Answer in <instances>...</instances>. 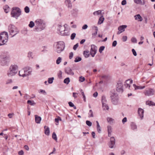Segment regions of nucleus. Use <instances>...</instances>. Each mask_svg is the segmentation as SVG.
<instances>
[{"instance_id":"obj_53","label":"nucleus","mask_w":155,"mask_h":155,"mask_svg":"<svg viewBox=\"0 0 155 155\" xmlns=\"http://www.w3.org/2000/svg\"><path fill=\"white\" fill-rule=\"evenodd\" d=\"M131 41L132 43H136L137 42V40L135 37H133L131 39Z\"/></svg>"},{"instance_id":"obj_1","label":"nucleus","mask_w":155,"mask_h":155,"mask_svg":"<svg viewBox=\"0 0 155 155\" xmlns=\"http://www.w3.org/2000/svg\"><path fill=\"white\" fill-rule=\"evenodd\" d=\"M9 62V52L7 51L2 52L0 55V65L2 66H8Z\"/></svg>"},{"instance_id":"obj_18","label":"nucleus","mask_w":155,"mask_h":155,"mask_svg":"<svg viewBox=\"0 0 155 155\" xmlns=\"http://www.w3.org/2000/svg\"><path fill=\"white\" fill-rule=\"evenodd\" d=\"M35 121L37 124L40 123L41 121V118L38 115H35Z\"/></svg>"},{"instance_id":"obj_47","label":"nucleus","mask_w":155,"mask_h":155,"mask_svg":"<svg viewBox=\"0 0 155 155\" xmlns=\"http://www.w3.org/2000/svg\"><path fill=\"white\" fill-rule=\"evenodd\" d=\"M78 12V10L77 9H73L72 10L71 12L73 15L76 14Z\"/></svg>"},{"instance_id":"obj_13","label":"nucleus","mask_w":155,"mask_h":155,"mask_svg":"<svg viewBox=\"0 0 155 155\" xmlns=\"http://www.w3.org/2000/svg\"><path fill=\"white\" fill-rule=\"evenodd\" d=\"M116 87V90L118 92L121 93L123 92V84L120 81H118Z\"/></svg>"},{"instance_id":"obj_28","label":"nucleus","mask_w":155,"mask_h":155,"mask_svg":"<svg viewBox=\"0 0 155 155\" xmlns=\"http://www.w3.org/2000/svg\"><path fill=\"white\" fill-rule=\"evenodd\" d=\"M133 86L135 88V90H137V89H142L145 87V86H137L135 84H134Z\"/></svg>"},{"instance_id":"obj_55","label":"nucleus","mask_w":155,"mask_h":155,"mask_svg":"<svg viewBox=\"0 0 155 155\" xmlns=\"http://www.w3.org/2000/svg\"><path fill=\"white\" fill-rule=\"evenodd\" d=\"M86 124L88 126L90 127L92 125V123L89 120H87L86 122Z\"/></svg>"},{"instance_id":"obj_59","label":"nucleus","mask_w":155,"mask_h":155,"mask_svg":"<svg viewBox=\"0 0 155 155\" xmlns=\"http://www.w3.org/2000/svg\"><path fill=\"white\" fill-rule=\"evenodd\" d=\"M132 51L133 52V53L134 55V56H137V54L136 52L134 49H132Z\"/></svg>"},{"instance_id":"obj_49","label":"nucleus","mask_w":155,"mask_h":155,"mask_svg":"<svg viewBox=\"0 0 155 155\" xmlns=\"http://www.w3.org/2000/svg\"><path fill=\"white\" fill-rule=\"evenodd\" d=\"M39 92V93L42 94L44 95H46L47 94V93L45 91L43 90L42 89H40Z\"/></svg>"},{"instance_id":"obj_21","label":"nucleus","mask_w":155,"mask_h":155,"mask_svg":"<svg viewBox=\"0 0 155 155\" xmlns=\"http://www.w3.org/2000/svg\"><path fill=\"white\" fill-rule=\"evenodd\" d=\"M126 25H122L120 26L118 28V30L120 31H121L122 32L125 31V29L127 27Z\"/></svg>"},{"instance_id":"obj_44","label":"nucleus","mask_w":155,"mask_h":155,"mask_svg":"<svg viewBox=\"0 0 155 155\" xmlns=\"http://www.w3.org/2000/svg\"><path fill=\"white\" fill-rule=\"evenodd\" d=\"M54 80L53 77L49 78L48 79V82L49 84H52L53 82V81Z\"/></svg>"},{"instance_id":"obj_62","label":"nucleus","mask_w":155,"mask_h":155,"mask_svg":"<svg viewBox=\"0 0 155 155\" xmlns=\"http://www.w3.org/2000/svg\"><path fill=\"white\" fill-rule=\"evenodd\" d=\"M117 44V42L116 41H113L112 43V46L113 47H115Z\"/></svg>"},{"instance_id":"obj_27","label":"nucleus","mask_w":155,"mask_h":155,"mask_svg":"<svg viewBox=\"0 0 155 155\" xmlns=\"http://www.w3.org/2000/svg\"><path fill=\"white\" fill-rule=\"evenodd\" d=\"M102 105L104 110H108L109 109V107L107 104V103L102 104Z\"/></svg>"},{"instance_id":"obj_61","label":"nucleus","mask_w":155,"mask_h":155,"mask_svg":"<svg viewBox=\"0 0 155 155\" xmlns=\"http://www.w3.org/2000/svg\"><path fill=\"white\" fill-rule=\"evenodd\" d=\"M127 4L126 1V0H123L121 2V5H124Z\"/></svg>"},{"instance_id":"obj_23","label":"nucleus","mask_w":155,"mask_h":155,"mask_svg":"<svg viewBox=\"0 0 155 155\" xmlns=\"http://www.w3.org/2000/svg\"><path fill=\"white\" fill-rule=\"evenodd\" d=\"M83 55L85 58L88 57L90 54L89 51H85L83 52Z\"/></svg>"},{"instance_id":"obj_29","label":"nucleus","mask_w":155,"mask_h":155,"mask_svg":"<svg viewBox=\"0 0 155 155\" xmlns=\"http://www.w3.org/2000/svg\"><path fill=\"white\" fill-rule=\"evenodd\" d=\"M107 122L110 124H112L114 122V120L112 118L108 117H107Z\"/></svg>"},{"instance_id":"obj_10","label":"nucleus","mask_w":155,"mask_h":155,"mask_svg":"<svg viewBox=\"0 0 155 155\" xmlns=\"http://www.w3.org/2000/svg\"><path fill=\"white\" fill-rule=\"evenodd\" d=\"M155 92V90L154 89L149 88L144 90L143 94L146 96H150L153 95L154 94Z\"/></svg>"},{"instance_id":"obj_30","label":"nucleus","mask_w":155,"mask_h":155,"mask_svg":"<svg viewBox=\"0 0 155 155\" xmlns=\"http://www.w3.org/2000/svg\"><path fill=\"white\" fill-rule=\"evenodd\" d=\"M96 122L97 123V131L99 133H100L101 132V128L100 126L98 121H96Z\"/></svg>"},{"instance_id":"obj_32","label":"nucleus","mask_w":155,"mask_h":155,"mask_svg":"<svg viewBox=\"0 0 155 155\" xmlns=\"http://www.w3.org/2000/svg\"><path fill=\"white\" fill-rule=\"evenodd\" d=\"M134 2L135 3L137 4H140L142 5H143L144 4V2H142L141 0H134Z\"/></svg>"},{"instance_id":"obj_54","label":"nucleus","mask_w":155,"mask_h":155,"mask_svg":"<svg viewBox=\"0 0 155 155\" xmlns=\"http://www.w3.org/2000/svg\"><path fill=\"white\" fill-rule=\"evenodd\" d=\"M76 34L74 33H73L71 35V40H74Z\"/></svg>"},{"instance_id":"obj_63","label":"nucleus","mask_w":155,"mask_h":155,"mask_svg":"<svg viewBox=\"0 0 155 155\" xmlns=\"http://www.w3.org/2000/svg\"><path fill=\"white\" fill-rule=\"evenodd\" d=\"M68 104L69 105V106L71 107H73L74 106V105L71 102H68Z\"/></svg>"},{"instance_id":"obj_57","label":"nucleus","mask_w":155,"mask_h":155,"mask_svg":"<svg viewBox=\"0 0 155 155\" xmlns=\"http://www.w3.org/2000/svg\"><path fill=\"white\" fill-rule=\"evenodd\" d=\"M78 44L77 43L76 45H74V46H73V49L74 50H76V49H77V48L78 47Z\"/></svg>"},{"instance_id":"obj_2","label":"nucleus","mask_w":155,"mask_h":155,"mask_svg":"<svg viewBox=\"0 0 155 155\" xmlns=\"http://www.w3.org/2000/svg\"><path fill=\"white\" fill-rule=\"evenodd\" d=\"M35 26L34 29L35 31H40L44 30L45 27V21L41 19H38L35 21Z\"/></svg>"},{"instance_id":"obj_60","label":"nucleus","mask_w":155,"mask_h":155,"mask_svg":"<svg viewBox=\"0 0 155 155\" xmlns=\"http://www.w3.org/2000/svg\"><path fill=\"white\" fill-rule=\"evenodd\" d=\"M73 56V53L72 52H71L69 54V58L70 59H71Z\"/></svg>"},{"instance_id":"obj_51","label":"nucleus","mask_w":155,"mask_h":155,"mask_svg":"<svg viewBox=\"0 0 155 155\" xmlns=\"http://www.w3.org/2000/svg\"><path fill=\"white\" fill-rule=\"evenodd\" d=\"M13 81L12 79H9L7 80L6 82V84H11L12 83Z\"/></svg>"},{"instance_id":"obj_6","label":"nucleus","mask_w":155,"mask_h":155,"mask_svg":"<svg viewBox=\"0 0 155 155\" xmlns=\"http://www.w3.org/2000/svg\"><path fill=\"white\" fill-rule=\"evenodd\" d=\"M8 35L7 32L4 31L0 34V46L6 44L8 41Z\"/></svg>"},{"instance_id":"obj_24","label":"nucleus","mask_w":155,"mask_h":155,"mask_svg":"<svg viewBox=\"0 0 155 155\" xmlns=\"http://www.w3.org/2000/svg\"><path fill=\"white\" fill-rule=\"evenodd\" d=\"M104 20V18L103 17V16L102 15L101 17H100L98 21V24L100 25L102 23Z\"/></svg>"},{"instance_id":"obj_9","label":"nucleus","mask_w":155,"mask_h":155,"mask_svg":"<svg viewBox=\"0 0 155 155\" xmlns=\"http://www.w3.org/2000/svg\"><path fill=\"white\" fill-rule=\"evenodd\" d=\"M21 10L18 8L14 7L11 12V15L12 17L17 19L21 14Z\"/></svg>"},{"instance_id":"obj_16","label":"nucleus","mask_w":155,"mask_h":155,"mask_svg":"<svg viewBox=\"0 0 155 155\" xmlns=\"http://www.w3.org/2000/svg\"><path fill=\"white\" fill-rule=\"evenodd\" d=\"M138 113L140 118L142 119L143 117L144 110L141 108H139L138 109Z\"/></svg>"},{"instance_id":"obj_25","label":"nucleus","mask_w":155,"mask_h":155,"mask_svg":"<svg viewBox=\"0 0 155 155\" xmlns=\"http://www.w3.org/2000/svg\"><path fill=\"white\" fill-rule=\"evenodd\" d=\"M101 101L102 104L106 103H107L106 98L105 95L102 96Z\"/></svg>"},{"instance_id":"obj_35","label":"nucleus","mask_w":155,"mask_h":155,"mask_svg":"<svg viewBox=\"0 0 155 155\" xmlns=\"http://www.w3.org/2000/svg\"><path fill=\"white\" fill-rule=\"evenodd\" d=\"M146 104L147 105H148L150 106L153 105L155 106V103L151 101H147L146 102Z\"/></svg>"},{"instance_id":"obj_20","label":"nucleus","mask_w":155,"mask_h":155,"mask_svg":"<svg viewBox=\"0 0 155 155\" xmlns=\"http://www.w3.org/2000/svg\"><path fill=\"white\" fill-rule=\"evenodd\" d=\"M44 128L45 129V134L47 135H49L50 134V129L49 127L45 126H44Z\"/></svg>"},{"instance_id":"obj_40","label":"nucleus","mask_w":155,"mask_h":155,"mask_svg":"<svg viewBox=\"0 0 155 155\" xmlns=\"http://www.w3.org/2000/svg\"><path fill=\"white\" fill-rule=\"evenodd\" d=\"M70 81V80L69 78H66L64 79V82L65 84H68Z\"/></svg>"},{"instance_id":"obj_45","label":"nucleus","mask_w":155,"mask_h":155,"mask_svg":"<svg viewBox=\"0 0 155 155\" xmlns=\"http://www.w3.org/2000/svg\"><path fill=\"white\" fill-rule=\"evenodd\" d=\"M24 10L25 12L27 13H28L30 12V9L27 6H26L25 7Z\"/></svg>"},{"instance_id":"obj_14","label":"nucleus","mask_w":155,"mask_h":155,"mask_svg":"<svg viewBox=\"0 0 155 155\" xmlns=\"http://www.w3.org/2000/svg\"><path fill=\"white\" fill-rule=\"evenodd\" d=\"M115 144V139L114 137H112L110 139V142L109 144V147L111 148H114Z\"/></svg>"},{"instance_id":"obj_31","label":"nucleus","mask_w":155,"mask_h":155,"mask_svg":"<svg viewBox=\"0 0 155 155\" xmlns=\"http://www.w3.org/2000/svg\"><path fill=\"white\" fill-rule=\"evenodd\" d=\"M28 57L30 60L33 59V53L31 51H29L28 53Z\"/></svg>"},{"instance_id":"obj_50","label":"nucleus","mask_w":155,"mask_h":155,"mask_svg":"<svg viewBox=\"0 0 155 155\" xmlns=\"http://www.w3.org/2000/svg\"><path fill=\"white\" fill-rule=\"evenodd\" d=\"M85 80V78L84 77L82 76H81L79 77V81L80 82H83Z\"/></svg>"},{"instance_id":"obj_3","label":"nucleus","mask_w":155,"mask_h":155,"mask_svg":"<svg viewBox=\"0 0 155 155\" xmlns=\"http://www.w3.org/2000/svg\"><path fill=\"white\" fill-rule=\"evenodd\" d=\"M18 66L16 64L11 65L9 68L7 73V75L9 77L15 76L18 73Z\"/></svg>"},{"instance_id":"obj_46","label":"nucleus","mask_w":155,"mask_h":155,"mask_svg":"<svg viewBox=\"0 0 155 155\" xmlns=\"http://www.w3.org/2000/svg\"><path fill=\"white\" fill-rule=\"evenodd\" d=\"M80 91L81 92V94H82V95L83 96V98H84V101H86V97H85V95L84 93V92L82 90V89H81L80 90Z\"/></svg>"},{"instance_id":"obj_22","label":"nucleus","mask_w":155,"mask_h":155,"mask_svg":"<svg viewBox=\"0 0 155 155\" xmlns=\"http://www.w3.org/2000/svg\"><path fill=\"white\" fill-rule=\"evenodd\" d=\"M19 75L20 76L23 77H25L26 76L25 75V73L24 69H22L19 71Z\"/></svg>"},{"instance_id":"obj_43","label":"nucleus","mask_w":155,"mask_h":155,"mask_svg":"<svg viewBox=\"0 0 155 155\" xmlns=\"http://www.w3.org/2000/svg\"><path fill=\"white\" fill-rule=\"evenodd\" d=\"M89 117H94V114L93 111L91 110H89V113L88 114Z\"/></svg>"},{"instance_id":"obj_12","label":"nucleus","mask_w":155,"mask_h":155,"mask_svg":"<svg viewBox=\"0 0 155 155\" xmlns=\"http://www.w3.org/2000/svg\"><path fill=\"white\" fill-rule=\"evenodd\" d=\"M91 48L90 51V54L92 57H94L96 54L97 50V48L94 45H91Z\"/></svg>"},{"instance_id":"obj_37","label":"nucleus","mask_w":155,"mask_h":155,"mask_svg":"<svg viewBox=\"0 0 155 155\" xmlns=\"http://www.w3.org/2000/svg\"><path fill=\"white\" fill-rule=\"evenodd\" d=\"M101 13V11L98 10L96 11H95L93 12V14L94 15H100Z\"/></svg>"},{"instance_id":"obj_42","label":"nucleus","mask_w":155,"mask_h":155,"mask_svg":"<svg viewBox=\"0 0 155 155\" xmlns=\"http://www.w3.org/2000/svg\"><path fill=\"white\" fill-rule=\"evenodd\" d=\"M81 60V58L79 57H77L75 59L74 61L75 62H77L80 61Z\"/></svg>"},{"instance_id":"obj_19","label":"nucleus","mask_w":155,"mask_h":155,"mask_svg":"<svg viewBox=\"0 0 155 155\" xmlns=\"http://www.w3.org/2000/svg\"><path fill=\"white\" fill-rule=\"evenodd\" d=\"M134 17L135 20H137L139 21H141L143 20L142 17L140 14L135 15L134 16Z\"/></svg>"},{"instance_id":"obj_5","label":"nucleus","mask_w":155,"mask_h":155,"mask_svg":"<svg viewBox=\"0 0 155 155\" xmlns=\"http://www.w3.org/2000/svg\"><path fill=\"white\" fill-rule=\"evenodd\" d=\"M8 29L9 35L12 36V37L15 36L19 32V31L18 28L12 24H10L8 26Z\"/></svg>"},{"instance_id":"obj_26","label":"nucleus","mask_w":155,"mask_h":155,"mask_svg":"<svg viewBox=\"0 0 155 155\" xmlns=\"http://www.w3.org/2000/svg\"><path fill=\"white\" fill-rule=\"evenodd\" d=\"M3 9L6 13H8L9 12L10 10L9 6L7 5H5L4 6Z\"/></svg>"},{"instance_id":"obj_17","label":"nucleus","mask_w":155,"mask_h":155,"mask_svg":"<svg viewBox=\"0 0 155 155\" xmlns=\"http://www.w3.org/2000/svg\"><path fill=\"white\" fill-rule=\"evenodd\" d=\"M64 3L65 5L68 8H71L72 5L70 0H66Z\"/></svg>"},{"instance_id":"obj_64","label":"nucleus","mask_w":155,"mask_h":155,"mask_svg":"<svg viewBox=\"0 0 155 155\" xmlns=\"http://www.w3.org/2000/svg\"><path fill=\"white\" fill-rule=\"evenodd\" d=\"M18 154L19 155H23L24 152L23 150H21L18 152Z\"/></svg>"},{"instance_id":"obj_52","label":"nucleus","mask_w":155,"mask_h":155,"mask_svg":"<svg viewBox=\"0 0 155 155\" xmlns=\"http://www.w3.org/2000/svg\"><path fill=\"white\" fill-rule=\"evenodd\" d=\"M108 132H112V127L108 125L107 126Z\"/></svg>"},{"instance_id":"obj_56","label":"nucleus","mask_w":155,"mask_h":155,"mask_svg":"<svg viewBox=\"0 0 155 155\" xmlns=\"http://www.w3.org/2000/svg\"><path fill=\"white\" fill-rule=\"evenodd\" d=\"M133 83V81L132 80H128L126 81L125 82V83H128V84H132Z\"/></svg>"},{"instance_id":"obj_41","label":"nucleus","mask_w":155,"mask_h":155,"mask_svg":"<svg viewBox=\"0 0 155 155\" xmlns=\"http://www.w3.org/2000/svg\"><path fill=\"white\" fill-rule=\"evenodd\" d=\"M52 138L53 139L57 141V138L55 132H53L52 135Z\"/></svg>"},{"instance_id":"obj_36","label":"nucleus","mask_w":155,"mask_h":155,"mask_svg":"<svg viewBox=\"0 0 155 155\" xmlns=\"http://www.w3.org/2000/svg\"><path fill=\"white\" fill-rule=\"evenodd\" d=\"M101 78L103 80H107L108 78V76L107 75L103 74L101 76Z\"/></svg>"},{"instance_id":"obj_39","label":"nucleus","mask_w":155,"mask_h":155,"mask_svg":"<svg viewBox=\"0 0 155 155\" xmlns=\"http://www.w3.org/2000/svg\"><path fill=\"white\" fill-rule=\"evenodd\" d=\"M62 58L60 57H59L58 58L56 61V63L57 64H59L61 62Z\"/></svg>"},{"instance_id":"obj_58","label":"nucleus","mask_w":155,"mask_h":155,"mask_svg":"<svg viewBox=\"0 0 155 155\" xmlns=\"http://www.w3.org/2000/svg\"><path fill=\"white\" fill-rule=\"evenodd\" d=\"M127 37L126 36H124L122 37L123 41L124 42L127 41Z\"/></svg>"},{"instance_id":"obj_11","label":"nucleus","mask_w":155,"mask_h":155,"mask_svg":"<svg viewBox=\"0 0 155 155\" xmlns=\"http://www.w3.org/2000/svg\"><path fill=\"white\" fill-rule=\"evenodd\" d=\"M25 75L26 77L28 76L31 74L32 72V68L29 66H27L24 68Z\"/></svg>"},{"instance_id":"obj_7","label":"nucleus","mask_w":155,"mask_h":155,"mask_svg":"<svg viewBox=\"0 0 155 155\" xmlns=\"http://www.w3.org/2000/svg\"><path fill=\"white\" fill-rule=\"evenodd\" d=\"M67 25L66 24L63 25H58V30L62 35L68 36L70 34L68 31L66 29V26Z\"/></svg>"},{"instance_id":"obj_8","label":"nucleus","mask_w":155,"mask_h":155,"mask_svg":"<svg viewBox=\"0 0 155 155\" xmlns=\"http://www.w3.org/2000/svg\"><path fill=\"white\" fill-rule=\"evenodd\" d=\"M110 98L112 104L114 105H117L119 103V97L117 94L114 91H111Z\"/></svg>"},{"instance_id":"obj_48","label":"nucleus","mask_w":155,"mask_h":155,"mask_svg":"<svg viewBox=\"0 0 155 155\" xmlns=\"http://www.w3.org/2000/svg\"><path fill=\"white\" fill-rule=\"evenodd\" d=\"M105 48V47L104 46H101L100 47L99 49V52L100 53H101L102 51L104 50Z\"/></svg>"},{"instance_id":"obj_34","label":"nucleus","mask_w":155,"mask_h":155,"mask_svg":"<svg viewBox=\"0 0 155 155\" xmlns=\"http://www.w3.org/2000/svg\"><path fill=\"white\" fill-rule=\"evenodd\" d=\"M27 103L31 106H34L35 104V103L33 101L28 100Z\"/></svg>"},{"instance_id":"obj_33","label":"nucleus","mask_w":155,"mask_h":155,"mask_svg":"<svg viewBox=\"0 0 155 155\" xmlns=\"http://www.w3.org/2000/svg\"><path fill=\"white\" fill-rule=\"evenodd\" d=\"M130 125L131 129L133 130H134L137 129V126L134 123H131Z\"/></svg>"},{"instance_id":"obj_15","label":"nucleus","mask_w":155,"mask_h":155,"mask_svg":"<svg viewBox=\"0 0 155 155\" xmlns=\"http://www.w3.org/2000/svg\"><path fill=\"white\" fill-rule=\"evenodd\" d=\"M65 73L68 75L72 76L74 75V73L72 71L70 67H67L65 68Z\"/></svg>"},{"instance_id":"obj_4","label":"nucleus","mask_w":155,"mask_h":155,"mask_svg":"<svg viewBox=\"0 0 155 155\" xmlns=\"http://www.w3.org/2000/svg\"><path fill=\"white\" fill-rule=\"evenodd\" d=\"M54 45L55 51L59 53L63 51L65 47L64 43L61 41L55 43Z\"/></svg>"},{"instance_id":"obj_38","label":"nucleus","mask_w":155,"mask_h":155,"mask_svg":"<svg viewBox=\"0 0 155 155\" xmlns=\"http://www.w3.org/2000/svg\"><path fill=\"white\" fill-rule=\"evenodd\" d=\"M35 24L33 21H30L28 25V26L30 28H32L35 26Z\"/></svg>"}]
</instances>
